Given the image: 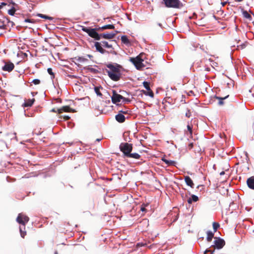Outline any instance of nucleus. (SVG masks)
<instances>
[{
    "mask_svg": "<svg viewBox=\"0 0 254 254\" xmlns=\"http://www.w3.org/2000/svg\"><path fill=\"white\" fill-rule=\"evenodd\" d=\"M129 112H130V111L127 108H125L124 109H123L122 110H120L119 111V113H121L123 115H124V114H126V115L129 114Z\"/></svg>",
    "mask_w": 254,
    "mask_h": 254,
    "instance_id": "bb28decb",
    "label": "nucleus"
},
{
    "mask_svg": "<svg viewBox=\"0 0 254 254\" xmlns=\"http://www.w3.org/2000/svg\"><path fill=\"white\" fill-rule=\"evenodd\" d=\"M116 33H103L100 34L101 38L102 37L103 38L106 39H111L115 37L116 36Z\"/></svg>",
    "mask_w": 254,
    "mask_h": 254,
    "instance_id": "9b49d317",
    "label": "nucleus"
},
{
    "mask_svg": "<svg viewBox=\"0 0 254 254\" xmlns=\"http://www.w3.org/2000/svg\"><path fill=\"white\" fill-rule=\"evenodd\" d=\"M207 252H211V254H214V250L213 251H211L210 250H206L204 254H206Z\"/></svg>",
    "mask_w": 254,
    "mask_h": 254,
    "instance_id": "a19ab883",
    "label": "nucleus"
},
{
    "mask_svg": "<svg viewBox=\"0 0 254 254\" xmlns=\"http://www.w3.org/2000/svg\"><path fill=\"white\" fill-rule=\"evenodd\" d=\"M140 156L138 153H129V154L127 156V157L129 158H132L134 159H139L140 158Z\"/></svg>",
    "mask_w": 254,
    "mask_h": 254,
    "instance_id": "5701e85b",
    "label": "nucleus"
},
{
    "mask_svg": "<svg viewBox=\"0 0 254 254\" xmlns=\"http://www.w3.org/2000/svg\"><path fill=\"white\" fill-rule=\"evenodd\" d=\"M112 101L114 104H117L123 99V96L118 94L115 90L113 91V95L111 97Z\"/></svg>",
    "mask_w": 254,
    "mask_h": 254,
    "instance_id": "6e6552de",
    "label": "nucleus"
},
{
    "mask_svg": "<svg viewBox=\"0 0 254 254\" xmlns=\"http://www.w3.org/2000/svg\"><path fill=\"white\" fill-rule=\"evenodd\" d=\"M187 129H188V130L189 131L190 135H191L192 134V126L188 124L187 125Z\"/></svg>",
    "mask_w": 254,
    "mask_h": 254,
    "instance_id": "c9c22d12",
    "label": "nucleus"
},
{
    "mask_svg": "<svg viewBox=\"0 0 254 254\" xmlns=\"http://www.w3.org/2000/svg\"><path fill=\"white\" fill-rule=\"evenodd\" d=\"M227 2H221L222 6H224L226 4Z\"/></svg>",
    "mask_w": 254,
    "mask_h": 254,
    "instance_id": "de8ad7c7",
    "label": "nucleus"
},
{
    "mask_svg": "<svg viewBox=\"0 0 254 254\" xmlns=\"http://www.w3.org/2000/svg\"><path fill=\"white\" fill-rule=\"evenodd\" d=\"M107 67L109 68V69L112 70V71H115L116 74H121L120 70L121 66L118 64H116L115 65L112 64H108L107 65Z\"/></svg>",
    "mask_w": 254,
    "mask_h": 254,
    "instance_id": "1a4fd4ad",
    "label": "nucleus"
},
{
    "mask_svg": "<svg viewBox=\"0 0 254 254\" xmlns=\"http://www.w3.org/2000/svg\"><path fill=\"white\" fill-rule=\"evenodd\" d=\"M48 73L51 75V78H54L55 77V75L54 72H53L52 69L51 68H49L47 69Z\"/></svg>",
    "mask_w": 254,
    "mask_h": 254,
    "instance_id": "473e14b6",
    "label": "nucleus"
},
{
    "mask_svg": "<svg viewBox=\"0 0 254 254\" xmlns=\"http://www.w3.org/2000/svg\"><path fill=\"white\" fill-rule=\"evenodd\" d=\"M225 244V242L223 239L220 238H215L214 245H213V246L214 248L221 249L224 246Z\"/></svg>",
    "mask_w": 254,
    "mask_h": 254,
    "instance_id": "39448f33",
    "label": "nucleus"
},
{
    "mask_svg": "<svg viewBox=\"0 0 254 254\" xmlns=\"http://www.w3.org/2000/svg\"><path fill=\"white\" fill-rule=\"evenodd\" d=\"M37 16L39 17H41V18H44V19H49V20H52L53 19V18L52 17H50L49 16H47V15H44L43 14H40V13H39L37 14Z\"/></svg>",
    "mask_w": 254,
    "mask_h": 254,
    "instance_id": "a878e982",
    "label": "nucleus"
},
{
    "mask_svg": "<svg viewBox=\"0 0 254 254\" xmlns=\"http://www.w3.org/2000/svg\"><path fill=\"white\" fill-rule=\"evenodd\" d=\"M219 227V224L218 223L214 222L213 223V228L214 229V231L216 232L217 230V229Z\"/></svg>",
    "mask_w": 254,
    "mask_h": 254,
    "instance_id": "72a5a7b5",
    "label": "nucleus"
},
{
    "mask_svg": "<svg viewBox=\"0 0 254 254\" xmlns=\"http://www.w3.org/2000/svg\"><path fill=\"white\" fill-rule=\"evenodd\" d=\"M243 15L245 18L248 19L250 20H252V19L251 15L247 11H244L243 12Z\"/></svg>",
    "mask_w": 254,
    "mask_h": 254,
    "instance_id": "393cba45",
    "label": "nucleus"
},
{
    "mask_svg": "<svg viewBox=\"0 0 254 254\" xmlns=\"http://www.w3.org/2000/svg\"><path fill=\"white\" fill-rule=\"evenodd\" d=\"M102 45L106 48H112V45H109L107 41H102L101 42Z\"/></svg>",
    "mask_w": 254,
    "mask_h": 254,
    "instance_id": "cd10ccee",
    "label": "nucleus"
},
{
    "mask_svg": "<svg viewBox=\"0 0 254 254\" xmlns=\"http://www.w3.org/2000/svg\"><path fill=\"white\" fill-rule=\"evenodd\" d=\"M120 149L124 153L125 156L127 157L132 151V145L127 142L121 143L120 145Z\"/></svg>",
    "mask_w": 254,
    "mask_h": 254,
    "instance_id": "7ed1b4c3",
    "label": "nucleus"
},
{
    "mask_svg": "<svg viewBox=\"0 0 254 254\" xmlns=\"http://www.w3.org/2000/svg\"><path fill=\"white\" fill-rule=\"evenodd\" d=\"M6 4H7L5 2H1L0 4V9H1L3 7V6L6 5Z\"/></svg>",
    "mask_w": 254,
    "mask_h": 254,
    "instance_id": "79ce46f5",
    "label": "nucleus"
},
{
    "mask_svg": "<svg viewBox=\"0 0 254 254\" xmlns=\"http://www.w3.org/2000/svg\"><path fill=\"white\" fill-rule=\"evenodd\" d=\"M243 0H235V1H237V2H241V1H242Z\"/></svg>",
    "mask_w": 254,
    "mask_h": 254,
    "instance_id": "8fccbe9b",
    "label": "nucleus"
},
{
    "mask_svg": "<svg viewBox=\"0 0 254 254\" xmlns=\"http://www.w3.org/2000/svg\"><path fill=\"white\" fill-rule=\"evenodd\" d=\"M198 200V197L194 194L191 195V197L188 199V202L191 204L192 201L196 202Z\"/></svg>",
    "mask_w": 254,
    "mask_h": 254,
    "instance_id": "6ab92c4d",
    "label": "nucleus"
},
{
    "mask_svg": "<svg viewBox=\"0 0 254 254\" xmlns=\"http://www.w3.org/2000/svg\"><path fill=\"white\" fill-rule=\"evenodd\" d=\"M95 47L97 51L99 52L101 54H104L106 52V50L103 49L102 47V44L99 42H95Z\"/></svg>",
    "mask_w": 254,
    "mask_h": 254,
    "instance_id": "ddd939ff",
    "label": "nucleus"
},
{
    "mask_svg": "<svg viewBox=\"0 0 254 254\" xmlns=\"http://www.w3.org/2000/svg\"><path fill=\"white\" fill-rule=\"evenodd\" d=\"M58 254V252H57V251H56V252H55V254Z\"/></svg>",
    "mask_w": 254,
    "mask_h": 254,
    "instance_id": "6e6d98bb",
    "label": "nucleus"
},
{
    "mask_svg": "<svg viewBox=\"0 0 254 254\" xmlns=\"http://www.w3.org/2000/svg\"><path fill=\"white\" fill-rule=\"evenodd\" d=\"M123 102L124 103H128L130 102V100L128 98H126L123 97V99H122Z\"/></svg>",
    "mask_w": 254,
    "mask_h": 254,
    "instance_id": "ea45409f",
    "label": "nucleus"
},
{
    "mask_svg": "<svg viewBox=\"0 0 254 254\" xmlns=\"http://www.w3.org/2000/svg\"><path fill=\"white\" fill-rule=\"evenodd\" d=\"M115 119L119 123H122L125 121L126 118L124 115L119 113L115 116Z\"/></svg>",
    "mask_w": 254,
    "mask_h": 254,
    "instance_id": "4468645a",
    "label": "nucleus"
},
{
    "mask_svg": "<svg viewBox=\"0 0 254 254\" xmlns=\"http://www.w3.org/2000/svg\"><path fill=\"white\" fill-rule=\"evenodd\" d=\"M141 210L143 212L144 211H146V209L145 208V206H142L141 208Z\"/></svg>",
    "mask_w": 254,
    "mask_h": 254,
    "instance_id": "c03bdc74",
    "label": "nucleus"
},
{
    "mask_svg": "<svg viewBox=\"0 0 254 254\" xmlns=\"http://www.w3.org/2000/svg\"><path fill=\"white\" fill-rule=\"evenodd\" d=\"M29 220V217L22 213H19L16 218L17 222L23 226L24 229H25L26 224Z\"/></svg>",
    "mask_w": 254,
    "mask_h": 254,
    "instance_id": "20e7f679",
    "label": "nucleus"
},
{
    "mask_svg": "<svg viewBox=\"0 0 254 254\" xmlns=\"http://www.w3.org/2000/svg\"><path fill=\"white\" fill-rule=\"evenodd\" d=\"M189 146L190 147V148H192V147H193V143H190L189 145Z\"/></svg>",
    "mask_w": 254,
    "mask_h": 254,
    "instance_id": "a18cd8bd",
    "label": "nucleus"
},
{
    "mask_svg": "<svg viewBox=\"0 0 254 254\" xmlns=\"http://www.w3.org/2000/svg\"><path fill=\"white\" fill-rule=\"evenodd\" d=\"M23 228V226L19 227V231L20 232L21 236V237L24 238L25 235H26V232L22 230Z\"/></svg>",
    "mask_w": 254,
    "mask_h": 254,
    "instance_id": "7c9ffc66",
    "label": "nucleus"
},
{
    "mask_svg": "<svg viewBox=\"0 0 254 254\" xmlns=\"http://www.w3.org/2000/svg\"><path fill=\"white\" fill-rule=\"evenodd\" d=\"M94 91L98 96H102V94L100 92V88L99 87H95Z\"/></svg>",
    "mask_w": 254,
    "mask_h": 254,
    "instance_id": "c756f323",
    "label": "nucleus"
},
{
    "mask_svg": "<svg viewBox=\"0 0 254 254\" xmlns=\"http://www.w3.org/2000/svg\"><path fill=\"white\" fill-rule=\"evenodd\" d=\"M224 172H221V173H220V175H224Z\"/></svg>",
    "mask_w": 254,
    "mask_h": 254,
    "instance_id": "3c124183",
    "label": "nucleus"
},
{
    "mask_svg": "<svg viewBox=\"0 0 254 254\" xmlns=\"http://www.w3.org/2000/svg\"><path fill=\"white\" fill-rule=\"evenodd\" d=\"M145 95H149V96L153 97L154 94L153 92L150 90V91H148V92L147 93L146 92H144Z\"/></svg>",
    "mask_w": 254,
    "mask_h": 254,
    "instance_id": "e433bc0d",
    "label": "nucleus"
},
{
    "mask_svg": "<svg viewBox=\"0 0 254 254\" xmlns=\"http://www.w3.org/2000/svg\"><path fill=\"white\" fill-rule=\"evenodd\" d=\"M70 108L68 106H64L62 108L58 109L59 113H62L63 112H68L70 111Z\"/></svg>",
    "mask_w": 254,
    "mask_h": 254,
    "instance_id": "4be33fe9",
    "label": "nucleus"
},
{
    "mask_svg": "<svg viewBox=\"0 0 254 254\" xmlns=\"http://www.w3.org/2000/svg\"><path fill=\"white\" fill-rule=\"evenodd\" d=\"M129 61L133 64L137 69H139L142 67L143 60L138 56L135 58H131Z\"/></svg>",
    "mask_w": 254,
    "mask_h": 254,
    "instance_id": "423d86ee",
    "label": "nucleus"
},
{
    "mask_svg": "<svg viewBox=\"0 0 254 254\" xmlns=\"http://www.w3.org/2000/svg\"><path fill=\"white\" fill-rule=\"evenodd\" d=\"M97 140V141H100L101 140V139H97V140Z\"/></svg>",
    "mask_w": 254,
    "mask_h": 254,
    "instance_id": "5fc2aeb1",
    "label": "nucleus"
},
{
    "mask_svg": "<svg viewBox=\"0 0 254 254\" xmlns=\"http://www.w3.org/2000/svg\"><path fill=\"white\" fill-rule=\"evenodd\" d=\"M14 67V65L11 62H4V65L2 67V69L4 71L10 72Z\"/></svg>",
    "mask_w": 254,
    "mask_h": 254,
    "instance_id": "9d476101",
    "label": "nucleus"
},
{
    "mask_svg": "<svg viewBox=\"0 0 254 254\" xmlns=\"http://www.w3.org/2000/svg\"><path fill=\"white\" fill-rule=\"evenodd\" d=\"M247 184L250 189L254 190V176L248 178L247 181Z\"/></svg>",
    "mask_w": 254,
    "mask_h": 254,
    "instance_id": "f8f14e48",
    "label": "nucleus"
},
{
    "mask_svg": "<svg viewBox=\"0 0 254 254\" xmlns=\"http://www.w3.org/2000/svg\"><path fill=\"white\" fill-rule=\"evenodd\" d=\"M143 86L145 88V89L148 90V91H150V86H149V83L147 82V81H144L143 82Z\"/></svg>",
    "mask_w": 254,
    "mask_h": 254,
    "instance_id": "c85d7f7f",
    "label": "nucleus"
},
{
    "mask_svg": "<svg viewBox=\"0 0 254 254\" xmlns=\"http://www.w3.org/2000/svg\"><path fill=\"white\" fill-rule=\"evenodd\" d=\"M121 41L122 43H123L124 44L126 45H130V43L129 40H128L127 37L126 35L122 36L121 37Z\"/></svg>",
    "mask_w": 254,
    "mask_h": 254,
    "instance_id": "f3484780",
    "label": "nucleus"
},
{
    "mask_svg": "<svg viewBox=\"0 0 254 254\" xmlns=\"http://www.w3.org/2000/svg\"><path fill=\"white\" fill-rule=\"evenodd\" d=\"M185 181L188 186L190 187L191 188H194V184L189 176H185Z\"/></svg>",
    "mask_w": 254,
    "mask_h": 254,
    "instance_id": "2eb2a0df",
    "label": "nucleus"
},
{
    "mask_svg": "<svg viewBox=\"0 0 254 254\" xmlns=\"http://www.w3.org/2000/svg\"><path fill=\"white\" fill-rule=\"evenodd\" d=\"M213 237H214V233H213L211 231H208L207 232V238H206V239H207V241L208 242L211 241V240H212V239Z\"/></svg>",
    "mask_w": 254,
    "mask_h": 254,
    "instance_id": "412c9836",
    "label": "nucleus"
},
{
    "mask_svg": "<svg viewBox=\"0 0 254 254\" xmlns=\"http://www.w3.org/2000/svg\"><path fill=\"white\" fill-rule=\"evenodd\" d=\"M115 28V26L114 25L108 24L106 25H104L102 27L98 28V29L103 30L105 29H114Z\"/></svg>",
    "mask_w": 254,
    "mask_h": 254,
    "instance_id": "a211bd4d",
    "label": "nucleus"
},
{
    "mask_svg": "<svg viewBox=\"0 0 254 254\" xmlns=\"http://www.w3.org/2000/svg\"><path fill=\"white\" fill-rule=\"evenodd\" d=\"M32 83H34L35 85H38L40 83V80L38 79H35L32 80Z\"/></svg>",
    "mask_w": 254,
    "mask_h": 254,
    "instance_id": "4c0bfd02",
    "label": "nucleus"
},
{
    "mask_svg": "<svg viewBox=\"0 0 254 254\" xmlns=\"http://www.w3.org/2000/svg\"><path fill=\"white\" fill-rule=\"evenodd\" d=\"M52 112H56V111L55 110V109H53L52 110Z\"/></svg>",
    "mask_w": 254,
    "mask_h": 254,
    "instance_id": "603ef678",
    "label": "nucleus"
},
{
    "mask_svg": "<svg viewBox=\"0 0 254 254\" xmlns=\"http://www.w3.org/2000/svg\"><path fill=\"white\" fill-rule=\"evenodd\" d=\"M186 116L187 117H190V113H187L186 114Z\"/></svg>",
    "mask_w": 254,
    "mask_h": 254,
    "instance_id": "49530a36",
    "label": "nucleus"
},
{
    "mask_svg": "<svg viewBox=\"0 0 254 254\" xmlns=\"http://www.w3.org/2000/svg\"><path fill=\"white\" fill-rule=\"evenodd\" d=\"M24 22L34 23L35 22V20L33 19H25L24 20Z\"/></svg>",
    "mask_w": 254,
    "mask_h": 254,
    "instance_id": "58836bf2",
    "label": "nucleus"
},
{
    "mask_svg": "<svg viewBox=\"0 0 254 254\" xmlns=\"http://www.w3.org/2000/svg\"><path fill=\"white\" fill-rule=\"evenodd\" d=\"M89 70H90L91 71H92V72H94V73H96V72L97 71V69H95V68H89Z\"/></svg>",
    "mask_w": 254,
    "mask_h": 254,
    "instance_id": "37998d69",
    "label": "nucleus"
},
{
    "mask_svg": "<svg viewBox=\"0 0 254 254\" xmlns=\"http://www.w3.org/2000/svg\"><path fill=\"white\" fill-rule=\"evenodd\" d=\"M34 101V99H28V100L25 102V103L23 104L22 106L24 107H31L33 104Z\"/></svg>",
    "mask_w": 254,
    "mask_h": 254,
    "instance_id": "dca6fc26",
    "label": "nucleus"
},
{
    "mask_svg": "<svg viewBox=\"0 0 254 254\" xmlns=\"http://www.w3.org/2000/svg\"><path fill=\"white\" fill-rule=\"evenodd\" d=\"M162 160L165 162L168 166H174L175 164V162L172 160H169L162 158Z\"/></svg>",
    "mask_w": 254,
    "mask_h": 254,
    "instance_id": "aec40b11",
    "label": "nucleus"
},
{
    "mask_svg": "<svg viewBox=\"0 0 254 254\" xmlns=\"http://www.w3.org/2000/svg\"><path fill=\"white\" fill-rule=\"evenodd\" d=\"M82 30L87 33L88 35L94 38L96 40H99L101 39V36L97 32V30H99L98 28H89L84 26H82Z\"/></svg>",
    "mask_w": 254,
    "mask_h": 254,
    "instance_id": "f257e3e1",
    "label": "nucleus"
},
{
    "mask_svg": "<svg viewBox=\"0 0 254 254\" xmlns=\"http://www.w3.org/2000/svg\"><path fill=\"white\" fill-rule=\"evenodd\" d=\"M77 61L80 63L85 62L87 61V59L84 57H78L77 59Z\"/></svg>",
    "mask_w": 254,
    "mask_h": 254,
    "instance_id": "f704fd0d",
    "label": "nucleus"
},
{
    "mask_svg": "<svg viewBox=\"0 0 254 254\" xmlns=\"http://www.w3.org/2000/svg\"><path fill=\"white\" fill-rule=\"evenodd\" d=\"M228 97H229V95L226 96L224 97H218V96H216L215 97L216 99H218L219 100V103H218L219 105H222L224 104V102H223V100L225 99H226V98H227Z\"/></svg>",
    "mask_w": 254,
    "mask_h": 254,
    "instance_id": "b1692460",
    "label": "nucleus"
},
{
    "mask_svg": "<svg viewBox=\"0 0 254 254\" xmlns=\"http://www.w3.org/2000/svg\"><path fill=\"white\" fill-rule=\"evenodd\" d=\"M107 72L109 77L115 81L119 80L121 77V74H116L115 71H112L110 69L107 70Z\"/></svg>",
    "mask_w": 254,
    "mask_h": 254,
    "instance_id": "0eeeda50",
    "label": "nucleus"
},
{
    "mask_svg": "<svg viewBox=\"0 0 254 254\" xmlns=\"http://www.w3.org/2000/svg\"><path fill=\"white\" fill-rule=\"evenodd\" d=\"M87 56L89 58H91L92 57V56L90 55H87Z\"/></svg>",
    "mask_w": 254,
    "mask_h": 254,
    "instance_id": "09e8293b",
    "label": "nucleus"
},
{
    "mask_svg": "<svg viewBox=\"0 0 254 254\" xmlns=\"http://www.w3.org/2000/svg\"><path fill=\"white\" fill-rule=\"evenodd\" d=\"M158 25L160 26V27H161L162 26V24L161 23H159L158 24Z\"/></svg>",
    "mask_w": 254,
    "mask_h": 254,
    "instance_id": "864d4df0",
    "label": "nucleus"
},
{
    "mask_svg": "<svg viewBox=\"0 0 254 254\" xmlns=\"http://www.w3.org/2000/svg\"><path fill=\"white\" fill-rule=\"evenodd\" d=\"M15 12V9L13 7L8 10V13L10 15H14Z\"/></svg>",
    "mask_w": 254,
    "mask_h": 254,
    "instance_id": "2f4dec72",
    "label": "nucleus"
},
{
    "mask_svg": "<svg viewBox=\"0 0 254 254\" xmlns=\"http://www.w3.org/2000/svg\"><path fill=\"white\" fill-rule=\"evenodd\" d=\"M162 3L169 8H180L183 4L179 0H163Z\"/></svg>",
    "mask_w": 254,
    "mask_h": 254,
    "instance_id": "f03ea898",
    "label": "nucleus"
}]
</instances>
